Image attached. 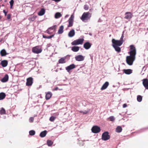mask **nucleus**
<instances>
[{
  "label": "nucleus",
  "instance_id": "f03ea898",
  "mask_svg": "<svg viewBox=\"0 0 148 148\" xmlns=\"http://www.w3.org/2000/svg\"><path fill=\"white\" fill-rule=\"evenodd\" d=\"M91 16V14L89 12H85L83 14L80 19L83 21L86 22L90 19Z\"/></svg>",
  "mask_w": 148,
  "mask_h": 148
},
{
  "label": "nucleus",
  "instance_id": "0eeeda50",
  "mask_svg": "<svg viewBox=\"0 0 148 148\" xmlns=\"http://www.w3.org/2000/svg\"><path fill=\"white\" fill-rule=\"evenodd\" d=\"M92 132L94 133H97L101 131V129L99 127L97 126H93L91 129Z\"/></svg>",
  "mask_w": 148,
  "mask_h": 148
},
{
  "label": "nucleus",
  "instance_id": "5701e85b",
  "mask_svg": "<svg viewBox=\"0 0 148 148\" xmlns=\"http://www.w3.org/2000/svg\"><path fill=\"white\" fill-rule=\"evenodd\" d=\"M79 49V47L77 46H74L71 48L72 50L74 52L78 51Z\"/></svg>",
  "mask_w": 148,
  "mask_h": 148
},
{
  "label": "nucleus",
  "instance_id": "4c0bfd02",
  "mask_svg": "<svg viewBox=\"0 0 148 148\" xmlns=\"http://www.w3.org/2000/svg\"><path fill=\"white\" fill-rule=\"evenodd\" d=\"M110 121H114V120L115 119L113 116H112L109 118Z\"/></svg>",
  "mask_w": 148,
  "mask_h": 148
},
{
  "label": "nucleus",
  "instance_id": "a18cd8bd",
  "mask_svg": "<svg viewBox=\"0 0 148 148\" xmlns=\"http://www.w3.org/2000/svg\"><path fill=\"white\" fill-rule=\"evenodd\" d=\"M7 18L8 19H10L11 18V15L10 14H8L7 15Z\"/></svg>",
  "mask_w": 148,
  "mask_h": 148
},
{
  "label": "nucleus",
  "instance_id": "7ed1b4c3",
  "mask_svg": "<svg viewBox=\"0 0 148 148\" xmlns=\"http://www.w3.org/2000/svg\"><path fill=\"white\" fill-rule=\"evenodd\" d=\"M42 49L40 46H37L32 48V52L38 54L42 51Z\"/></svg>",
  "mask_w": 148,
  "mask_h": 148
},
{
  "label": "nucleus",
  "instance_id": "4468645a",
  "mask_svg": "<svg viewBox=\"0 0 148 148\" xmlns=\"http://www.w3.org/2000/svg\"><path fill=\"white\" fill-rule=\"evenodd\" d=\"M91 45V44L89 42H87L84 44V47L86 49H88L90 48Z\"/></svg>",
  "mask_w": 148,
  "mask_h": 148
},
{
  "label": "nucleus",
  "instance_id": "aec40b11",
  "mask_svg": "<svg viewBox=\"0 0 148 148\" xmlns=\"http://www.w3.org/2000/svg\"><path fill=\"white\" fill-rule=\"evenodd\" d=\"M66 57L61 58L58 60V63L59 64H64L66 62Z\"/></svg>",
  "mask_w": 148,
  "mask_h": 148
},
{
  "label": "nucleus",
  "instance_id": "ea45409f",
  "mask_svg": "<svg viewBox=\"0 0 148 148\" xmlns=\"http://www.w3.org/2000/svg\"><path fill=\"white\" fill-rule=\"evenodd\" d=\"M43 38H47V39H50L51 38L50 36H46L44 35H43L42 36Z\"/></svg>",
  "mask_w": 148,
  "mask_h": 148
},
{
  "label": "nucleus",
  "instance_id": "a211bd4d",
  "mask_svg": "<svg viewBox=\"0 0 148 148\" xmlns=\"http://www.w3.org/2000/svg\"><path fill=\"white\" fill-rule=\"evenodd\" d=\"M75 34V32L74 29H72L71 30L68 34L69 37H72L74 36Z\"/></svg>",
  "mask_w": 148,
  "mask_h": 148
},
{
  "label": "nucleus",
  "instance_id": "f3484780",
  "mask_svg": "<svg viewBox=\"0 0 148 148\" xmlns=\"http://www.w3.org/2000/svg\"><path fill=\"white\" fill-rule=\"evenodd\" d=\"M52 96V94L51 92H48L46 93L45 98L47 100L49 99Z\"/></svg>",
  "mask_w": 148,
  "mask_h": 148
},
{
  "label": "nucleus",
  "instance_id": "20e7f679",
  "mask_svg": "<svg viewBox=\"0 0 148 148\" xmlns=\"http://www.w3.org/2000/svg\"><path fill=\"white\" fill-rule=\"evenodd\" d=\"M84 38H80L75 40L73 41L71 43L72 45H82L84 41Z\"/></svg>",
  "mask_w": 148,
  "mask_h": 148
},
{
  "label": "nucleus",
  "instance_id": "7c9ffc66",
  "mask_svg": "<svg viewBox=\"0 0 148 148\" xmlns=\"http://www.w3.org/2000/svg\"><path fill=\"white\" fill-rule=\"evenodd\" d=\"M37 16H33L31 17H30L28 18V19L30 21H34L36 18Z\"/></svg>",
  "mask_w": 148,
  "mask_h": 148
},
{
  "label": "nucleus",
  "instance_id": "1a4fd4ad",
  "mask_svg": "<svg viewBox=\"0 0 148 148\" xmlns=\"http://www.w3.org/2000/svg\"><path fill=\"white\" fill-rule=\"evenodd\" d=\"M33 83V79L32 77H29L27 79L26 85L27 86H31Z\"/></svg>",
  "mask_w": 148,
  "mask_h": 148
},
{
  "label": "nucleus",
  "instance_id": "2eb2a0df",
  "mask_svg": "<svg viewBox=\"0 0 148 148\" xmlns=\"http://www.w3.org/2000/svg\"><path fill=\"white\" fill-rule=\"evenodd\" d=\"M109 85V83L108 82H106L101 87V90H103L106 89L107 88Z\"/></svg>",
  "mask_w": 148,
  "mask_h": 148
},
{
  "label": "nucleus",
  "instance_id": "2f4dec72",
  "mask_svg": "<svg viewBox=\"0 0 148 148\" xmlns=\"http://www.w3.org/2000/svg\"><path fill=\"white\" fill-rule=\"evenodd\" d=\"M6 113L5 110V109L3 108H1V110H0V114H5Z\"/></svg>",
  "mask_w": 148,
  "mask_h": 148
},
{
  "label": "nucleus",
  "instance_id": "8fccbe9b",
  "mask_svg": "<svg viewBox=\"0 0 148 148\" xmlns=\"http://www.w3.org/2000/svg\"><path fill=\"white\" fill-rule=\"evenodd\" d=\"M54 35H55V34H53V35H51L50 36V37H51V38H52V37H54Z\"/></svg>",
  "mask_w": 148,
  "mask_h": 148
},
{
  "label": "nucleus",
  "instance_id": "603ef678",
  "mask_svg": "<svg viewBox=\"0 0 148 148\" xmlns=\"http://www.w3.org/2000/svg\"><path fill=\"white\" fill-rule=\"evenodd\" d=\"M12 6L10 5V8H11V9L12 8Z\"/></svg>",
  "mask_w": 148,
  "mask_h": 148
},
{
  "label": "nucleus",
  "instance_id": "49530a36",
  "mask_svg": "<svg viewBox=\"0 0 148 148\" xmlns=\"http://www.w3.org/2000/svg\"><path fill=\"white\" fill-rule=\"evenodd\" d=\"M3 12L5 14V16H6L7 15V12H6L5 10H3Z\"/></svg>",
  "mask_w": 148,
  "mask_h": 148
},
{
  "label": "nucleus",
  "instance_id": "6e6552de",
  "mask_svg": "<svg viewBox=\"0 0 148 148\" xmlns=\"http://www.w3.org/2000/svg\"><path fill=\"white\" fill-rule=\"evenodd\" d=\"M74 18V16L73 15H72L68 21V22H69V25L68 26V27H70L73 26V24Z\"/></svg>",
  "mask_w": 148,
  "mask_h": 148
},
{
  "label": "nucleus",
  "instance_id": "f257e3e1",
  "mask_svg": "<svg viewBox=\"0 0 148 148\" xmlns=\"http://www.w3.org/2000/svg\"><path fill=\"white\" fill-rule=\"evenodd\" d=\"M130 51L128 52L130 56L126 57V61L128 65H132L135 59L136 50L135 47L133 45L130 46Z\"/></svg>",
  "mask_w": 148,
  "mask_h": 148
},
{
  "label": "nucleus",
  "instance_id": "c9c22d12",
  "mask_svg": "<svg viewBox=\"0 0 148 148\" xmlns=\"http://www.w3.org/2000/svg\"><path fill=\"white\" fill-rule=\"evenodd\" d=\"M35 134V132L34 131L32 130L29 132V135L31 136H33Z\"/></svg>",
  "mask_w": 148,
  "mask_h": 148
},
{
  "label": "nucleus",
  "instance_id": "3c124183",
  "mask_svg": "<svg viewBox=\"0 0 148 148\" xmlns=\"http://www.w3.org/2000/svg\"><path fill=\"white\" fill-rule=\"evenodd\" d=\"M58 88L57 87L55 88V89H54V90H58Z\"/></svg>",
  "mask_w": 148,
  "mask_h": 148
},
{
  "label": "nucleus",
  "instance_id": "cd10ccee",
  "mask_svg": "<svg viewBox=\"0 0 148 148\" xmlns=\"http://www.w3.org/2000/svg\"><path fill=\"white\" fill-rule=\"evenodd\" d=\"M6 95L5 93L1 92L0 93V100L3 99L5 97Z\"/></svg>",
  "mask_w": 148,
  "mask_h": 148
},
{
  "label": "nucleus",
  "instance_id": "37998d69",
  "mask_svg": "<svg viewBox=\"0 0 148 148\" xmlns=\"http://www.w3.org/2000/svg\"><path fill=\"white\" fill-rule=\"evenodd\" d=\"M14 3V1L13 0H11V1L10 2V5H11L12 6H13Z\"/></svg>",
  "mask_w": 148,
  "mask_h": 148
},
{
  "label": "nucleus",
  "instance_id": "a878e982",
  "mask_svg": "<svg viewBox=\"0 0 148 148\" xmlns=\"http://www.w3.org/2000/svg\"><path fill=\"white\" fill-rule=\"evenodd\" d=\"M47 134V131L46 130H45L40 133V136L41 137H44L46 136Z\"/></svg>",
  "mask_w": 148,
  "mask_h": 148
},
{
  "label": "nucleus",
  "instance_id": "6ab92c4d",
  "mask_svg": "<svg viewBox=\"0 0 148 148\" xmlns=\"http://www.w3.org/2000/svg\"><path fill=\"white\" fill-rule=\"evenodd\" d=\"M8 75L7 74H6L5 75L4 77L1 79V81L3 82H6L8 81Z\"/></svg>",
  "mask_w": 148,
  "mask_h": 148
},
{
  "label": "nucleus",
  "instance_id": "a19ab883",
  "mask_svg": "<svg viewBox=\"0 0 148 148\" xmlns=\"http://www.w3.org/2000/svg\"><path fill=\"white\" fill-rule=\"evenodd\" d=\"M124 37V35L123 34H122V35L120 38V40H119V41H122L123 42V38Z\"/></svg>",
  "mask_w": 148,
  "mask_h": 148
},
{
  "label": "nucleus",
  "instance_id": "f704fd0d",
  "mask_svg": "<svg viewBox=\"0 0 148 148\" xmlns=\"http://www.w3.org/2000/svg\"><path fill=\"white\" fill-rule=\"evenodd\" d=\"M47 144L49 146H51L53 144V142L51 140H48L47 141Z\"/></svg>",
  "mask_w": 148,
  "mask_h": 148
},
{
  "label": "nucleus",
  "instance_id": "e433bc0d",
  "mask_svg": "<svg viewBox=\"0 0 148 148\" xmlns=\"http://www.w3.org/2000/svg\"><path fill=\"white\" fill-rule=\"evenodd\" d=\"M56 119V117H54L53 116H51L49 119V120L51 122L53 121L55 119Z\"/></svg>",
  "mask_w": 148,
  "mask_h": 148
},
{
  "label": "nucleus",
  "instance_id": "b1692460",
  "mask_svg": "<svg viewBox=\"0 0 148 148\" xmlns=\"http://www.w3.org/2000/svg\"><path fill=\"white\" fill-rule=\"evenodd\" d=\"M0 53L2 56H5L7 54L6 51L4 49H3L1 50Z\"/></svg>",
  "mask_w": 148,
  "mask_h": 148
},
{
  "label": "nucleus",
  "instance_id": "72a5a7b5",
  "mask_svg": "<svg viewBox=\"0 0 148 148\" xmlns=\"http://www.w3.org/2000/svg\"><path fill=\"white\" fill-rule=\"evenodd\" d=\"M56 27H57V25H54L51 27H50L48 29H49L51 30V29L52 30H54V31H56Z\"/></svg>",
  "mask_w": 148,
  "mask_h": 148
},
{
  "label": "nucleus",
  "instance_id": "4be33fe9",
  "mask_svg": "<svg viewBox=\"0 0 148 148\" xmlns=\"http://www.w3.org/2000/svg\"><path fill=\"white\" fill-rule=\"evenodd\" d=\"M123 72L127 74H130L132 72V71L130 69H124L123 70Z\"/></svg>",
  "mask_w": 148,
  "mask_h": 148
},
{
  "label": "nucleus",
  "instance_id": "412c9836",
  "mask_svg": "<svg viewBox=\"0 0 148 148\" xmlns=\"http://www.w3.org/2000/svg\"><path fill=\"white\" fill-rule=\"evenodd\" d=\"M64 27L63 25H61L60 27L58 32V34H61L63 33L64 32Z\"/></svg>",
  "mask_w": 148,
  "mask_h": 148
},
{
  "label": "nucleus",
  "instance_id": "de8ad7c7",
  "mask_svg": "<svg viewBox=\"0 0 148 148\" xmlns=\"http://www.w3.org/2000/svg\"><path fill=\"white\" fill-rule=\"evenodd\" d=\"M127 106V105L126 104H124L123 105V108H126Z\"/></svg>",
  "mask_w": 148,
  "mask_h": 148
},
{
  "label": "nucleus",
  "instance_id": "5fc2aeb1",
  "mask_svg": "<svg viewBox=\"0 0 148 148\" xmlns=\"http://www.w3.org/2000/svg\"><path fill=\"white\" fill-rule=\"evenodd\" d=\"M61 69H62L61 68H60V70H61Z\"/></svg>",
  "mask_w": 148,
  "mask_h": 148
},
{
  "label": "nucleus",
  "instance_id": "9b49d317",
  "mask_svg": "<svg viewBox=\"0 0 148 148\" xmlns=\"http://www.w3.org/2000/svg\"><path fill=\"white\" fill-rule=\"evenodd\" d=\"M143 84L145 88L148 90V79H145L142 80Z\"/></svg>",
  "mask_w": 148,
  "mask_h": 148
},
{
  "label": "nucleus",
  "instance_id": "393cba45",
  "mask_svg": "<svg viewBox=\"0 0 148 148\" xmlns=\"http://www.w3.org/2000/svg\"><path fill=\"white\" fill-rule=\"evenodd\" d=\"M45 11L44 8H42L40 11L38 13V15L39 16H42L45 13Z\"/></svg>",
  "mask_w": 148,
  "mask_h": 148
},
{
  "label": "nucleus",
  "instance_id": "bb28decb",
  "mask_svg": "<svg viewBox=\"0 0 148 148\" xmlns=\"http://www.w3.org/2000/svg\"><path fill=\"white\" fill-rule=\"evenodd\" d=\"M115 49V50L116 51L118 52H119L121 51V48L119 47V46H112Z\"/></svg>",
  "mask_w": 148,
  "mask_h": 148
},
{
  "label": "nucleus",
  "instance_id": "ddd939ff",
  "mask_svg": "<svg viewBox=\"0 0 148 148\" xmlns=\"http://www.w3.org/2000/svg\"><path fill=\"white\" fill-rule=\"evenodd\" d=\"M75 67V65L74 64H72L66 67V69L69 72L71 70L74 69Z\"/></svg>",
  "mask_w": 148,
  "mask_h": 148
},
{
  "label": "nucleus",
  "instance_id": "39448f33",
  "mask_svg": "<svg viewBox=\"0 0 148 148\" xmlns=\"http://www.w3.org/2000/svg\"><path fill=\"white\" fill-rule=\"evenodd\" d=\"M110 138V136L109 135V133L108 132H105L103 133L101 136V139L105 141L107 140Z\"/></svg>",
  "mask_w": 148,
  "mask_h": 148
},
{
  "label": "nucleus",
  "instance_id": "473e14b6",
  "mask_svg": "<svg viewBox=\"0 0 148 148\" xmlns=\"http://www.w3.org/2000/svg\"><path fill=\"white\" fill-rule=\"evenodd\" d=\"M137 100L139 102H141L142 99V97L140 95H138L137 96Z\"/></svg>",
  "mask_w": 148,
  "mask_h": 148
},
{
  "label": "nucleus",
  "instance_id": "c85d7f7f",
  "mask_svg": "<svg viewBox=\"0 0 148 148\" xmlns=\"http://www.w3.org/2000/svg\"><path fill=\"white\" fill-rule=\"evenodd\" d=\"M62 16V15L60 12H58L56 13L55 15V18H58L61 17Z\"/></svg>",
  "mask_w": 148,
  "mask_h": 148
},
{
  "label": "nucleus",
  "instance_id": "79ce46f5",
  "mask_svg": "<svg viewBox=\"0 0 148 148\" xmlns=\"http://www.w3.org/2000/svg\"><path fill=\"white\" fill-rule=\"evenodd\" d=\"M34 120V118L33 117H31L29 119V121L30 122H33Z\"/></svg>",
  "mask_w": 148,
  "mask_h": 148
},
{
  "label": "nucleus",
  "instance_id": "c03bdc74",
  "mask_svg": "<svg viewBox=\"0 0 148 148\" xmlns=\"http://www.w3.org/2000/svg\"><path fill=\"white\" fill-rule=\"evenodd\" d=\"M84 8L85 10H88V5H85L84 7Z\"/></svg>",
  "mask_w": 148,
  "mask_h": 148
},
{
  "label": "nucleus",
  "instance_id": "864d4df0",
  "mask_svg": "<svg viewBox=\"0 0 148 148\" xmlns=\"http://www.w3.org/2000/svg\"><path fill=\"white\" fill-rule=\"evenodd\" d=\"M2 0H0V2Z\"/></svg>",
  "mask_w": 148,
  "mask_h": 148
},
{
  "label": "nucleus",
  "instance_id": "f8f14e48",
  "mask_svg": "<svg viewBox=\"0 0 148 148\" xmlns=\"http://www.w3.org/2000/svg\"><path fill=\"white\" fill-rule=\"evenodd\" d=\"M75 59L76 61H81L84 60V57L81 55H79L75 57Z\"/></svg>",
  "mask_w": 148,
  "mask_h": 148
},
{
  "label": "nucleus",
  "instance_id": "58836bf2",
  "mask_svg": "<svg viewBox=\"0 0 148 148\" xmlns=\"http://www.w3.org/2000/svg\"><path fill=\"white\" fill-rule=\"evenodd\" d=\"M46 32L49 34H52V32H50V30L49 29H48L46 31Z\"/></svg>",
  "mask_w": 148,
  "mask_h": 148
},
{
  "label": "nucleus",
  "instance_id": "09e8293b",
  "mask_svg": "<svg viewBox=\"0 0 148 148\" xmlns=\"http://www.w3.org/2000/svg\"><path fill=\"white\" fill-rule=\"evenodd\" d=\"M83 112V113L84 114H86V113H87L88 112H87V111H85L84 112Z\"/></svg>",
  "mask_w": 148,
  "mask_h": 148
},
{
  "label": "nucleus",
  "instance_id": "9d476101",
  "mask_svg": "<svg viewBox=\"0 0 148 148\" xmlns=\"http://www.w3.org/2000/svg\"><path fill=\"white\" fill-rule=\"evenodd\" d=\"M125 16L124 18L126 19H130L132 18V13L130 12H127L125 13Z\"/></svg>",
  "mask_w": 148,
  "mask_h": 148
},
{
  "label": "nucleus",
  "instance_id": "dca6fc26",
  "mask_svg": "<svg viewBox=\"0 0 148 148\" xmlns=\"http://www.w3.org/2000/svg\"><path fill=\"white\" fill-rule=\"evenodd\" d=\"M1 64L3 67L6 66L8 64V61L7 60H4L1 61Z\"/></svg>",
  "mask_w": 148,
  "mask_h": 148
},
{
  "label": "nucleus",
  "instance_id": "423d86ee",
  "mask_svg": "<svg viewBox=\"0 0 148 148\" xmlns=\"http://www.w3.org/2000/svg\"><path fill=\"white\" fill-rule=\"evenodd\" d=\"M112 46H121L123 43L122 41L116 40L114 39H112Z\"/></svg>",
  "mask_w": 148,
  "mask_h": 148
},
{
  "label": "nucleus",
  "instance_id": "c756f323",
  "mask_svg": "<svg viewBox=\"0 0 148 148\" xmlns=\"http://www.w3.org/2000/svg\"><path fill=\"white\" fill-rule=\"evenodd\" d=\"M122 128L121 126H118L116 127V131L117 132L120 133L122 131Z\"/></svg>",
  "mask_w": 148,
  "mask_h": 148
}]
</instances>
